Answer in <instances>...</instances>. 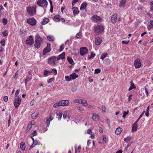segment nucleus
Wrapping results in <instances>:
<instances>
[{
  "label": "nucleus",
  "instance_id": "423d86ee",
  "mask_svg": "<svg viewBox=\"0 0 153 153\" xmlns=\"http://www.w3.org/2000/svg\"><path fill=\"white\" fill-rule=\"evenodd\" d=\"M21 100L19 97H14V106L16 108L19 107L21 102Z\"/></svg>",
  "mask_w": 153,
  "mask_h": 153
},
{
  "label": "nucleus",
  "instance_id": "b1692460",
  "mask_svg": "<svg viewBox=\"0 0 153 153\" xmlns=\"http://www.w3.org/2000/svg\"><path fill=\"white\" fill-rule=\"evenodd\" d=\"M148 30H150V29L153 28V20H151L149 22L147 26Z\"/></svg>",
  "mask_w": 153,
  "mask_h": 153
},
{
  "label": "nucleus",
  "instance_id": "a19ab883",
  "mask_svg": "<svg viewBox=\"0 0 153 153\" xmlns=\"http://www.w3.org/2000/svg\"><path fill=\"white\" fill-rule=\"evenodd\" d=\"M129 112V111L127 110L126 111H123V115L122 117L123 118H125L126 117V116L127 114Z\"/></svg>",
  "mask_w": 153,
  "mask_h": 153
},
{
  "label": "nucleus",
  "instance_id": "4be33fe9",
  "mask_svg": "<svg viewBox=\"0 0 153 153\" xmlns=\"http://www.w3.org/2000/svg\"><path fill=\"white\" fill-rule=\"evenodd\" d=\"M137 124L134 123L132 126L131 132H133L136 131H137Z\"/></svg>",
  "mask_w": 153,
  "mask_h": 153
},
{
  "label": "nucleus",
  "instance_id": "c85d7f7f",
  "mask_svg": "<svg viewBox=\"0 0 153 153\" xmlns=\"http://www.w3.org/2000/svg\"><path fill=\"white\" fill-rule=\"evenodd\" d=\"M20 147L21 149L23 151H24L25 148V143L24 142H22L20 144Z\"/></svg>",
  "mask_w": 153,
  "mask_h": 153
},
{
  "label": "nucleus",
  "instance_id": "4c0bfd02",
  "mask_svg": "<svg viewBox=\"0 0 153 153\" xmlns=\"http://www.w3.org/2000/svg\"><path fill=\"white\" fill-rule=\"evenodd\" d=\"M32 127V126L30 124H29L27 127L26 128V129L25 130V132H28L31 129Z\"/></svg>",
  "mask_w": 153,
  "mask_h": 153
},
{
  "label": "nucleus",
  "instance_id": "7ed1b4c3",
  "mask_svg": "<svg viewBox=\"0 0 153 153\" xmlns=\"http://www.w3.org/2000/svg\"><path fill=\"white\" fill-rule=\"evenodd\" d=\"M94 31L95 33L99 35L104 31V27L102 25H97L94 27Z\"/></svg>",
  "mask_w": 153,
  "mask_h": 153
},
{
  "label": "nucleus",
  "instance_id": "aec40b11",
  "mask_svg": "<svg viewBox=\"0 0 153 153\" xmlns=\"http://www.w3.org/2000/svg\"><path fill=\"white\" fill-rule=\"evenodd\" d=\"M61 16L59 15H56L54 16L53 20L54 21L56 22H59L61 19Z\"/></svg>",
  "mask_w": 153,
  "mask_h": 153
},
{
  "label": "nucleus",
  "instance_id": "864d4df0",
  "mask_svg": "<svg viewBox=\"0 0 153 153\" xmlns=\"http://www.w3.org/2000/svg\"><path fill=\"white\" fill-rule=\"evenodd\" d=\"M19 92L20 90L19 89H17L16 91L15 95V97H19V96H18V95L19 94Z\"/></svg>",
  "mask_w": 153,
  "mask_h": 153
},
{
  "label": "nucleus",
  "instance_id": "cd10ccee",
  "mask_svg": "<svg viewBox=\"0 0 153 153\" xmlns=\"http://www.w3.org/2000/svg\"><path fill=\"white\" fill-rule=\"evenodd\" d=\"M39 143V142L38 140H35L33 142V144L30 147V149H32L36 145H37Z\"/></svg>",
  "mask_w": 153,
  "mask_h": 153
},
{
  "label": "nucleus",
  "instance_id": "f3484780",
  "mask_svg": "<svg viewBox=\"0 0 153 153\" xmlns=\"http://www.w3.org/2000/svg\"><path fill=\"white\" fill-rule=\"evenodd\" d=\"M56 118L59 120H60L62 115V112L61 111H57L56 112Z\"/></svg>",
  "mask_w": 153,
  "mask_h": 153
},
{
  "label": "nucleus",
  "instance_id": "c756f323",
  "mask_svg": "<svg viewBox=\"0 0 153 153\" xmlns=\"http://www.w3.org/2000/svg\"><path fill=\"white\" fill-rule=\"evenodd\" d=\"M84 106H86L88 105V103L85 100L81 99L80 103Z\"/></svg>",
  "mask_w": 153,
  "mask_h": 153
},
{
  "label": "nucleus",
  "instance_id": "4468645a",
  "mask_svg": "<svg viewBox=\"0 0 153 153\" xmlns=\"http://www.w3.org/2000/svg\"><path fill=\"white\" fill-rule=\"evenodd\" d=\"M60 102L61 106H68L69 105V102L68 100H62Z\"/></svg>",
  "mask_w": 153,
  "mask_h": 153
},
{
  "label": "nucleus",
  "instance_id": "37998d69",
  "mask_svg": "<svg viewBox=\"0 0 153 153\" xmlns=\"http://www.w3.org/2000/svg\"><path fill=\"white\" fill-rule=\"evenodd\" d=\"M95 56V54L92 52L91 53L90 55H88V58L89 59H90L94 57Z\"/></svg>",
  "mask_w": 153,
  "mask_h": 153
},
{
  "label": "nucleus",
  "instance_id": "5fc2aeb1",
  "mask_svg": "<svg viewBox=\"0 0 153 153\" xmlns=\"http://www.w3.org/2000/svg\"><path fill=\"white\" fill-rule=\"evenodd\" d=\"M55 79V78L54 77H52L49 79V80L47 82L48 83H50L51 82H52Z\"/></svg>",
  "mask_w": 153,
  "mask_h": 153
},
{
  "label": "nucleus",
  "instance_id": "412c9836",
  "mask_svg": "<svg viewBox=\"0 0 153 153\" xmlns=\"http://www.w3.org/2000/svg\"><path fill=\"white\" fill-rule=\"evenodd\" d=\"M65 53L64 52H63L62 54L59 55L57 58V61H58L60 59H63L65 58Z\"/></svg>",
  "mask_w": 153,
  "mask_h": 153
},
{
  "label": "nucleus",
  "instance_id": "338daca9",
  "mask_svg": "<svg viewBox=\"0 0 153 153\" xmlns=\"http://www.w3.org/2000/svg\"><path fill=\"white\" fill-rule=\"evenodd\" d=\"M102 110L103 111H105L106 108L105 105L102 106Z\"/></svg>",
  "mask_w": 153,
  "mask_h": 153
},
{
  "label": "nucleus",
  "instance_id": "a18cd8bd",
  "mask_svg": "<svg viewBox=\"0 0 153 153\" xmlns=\"http://www.w3.org/2000/svg\"><path fill=\"white\" fill-rule=\"evenodd\" d=\"M65 79L67 81L69 82L71 80V78L68 76H65Z\"/></svg>",
  "mask_w": 153,
  "mask_h": 153
},
{
  "label": "nucleus",
  "instance_id": "39448f33",
  "mask_svg": "<svg viewBox=\"0 0 153 153\" xmlns=\"http://www.w3.org/2000/svg\"><path fill=\"white\" fill-rule=\"evenodd\" d=\"M57 57L55 56H51L48 60V62L50 65H56Z\"/></svg>",
  "mask_w": 153,
  "mask_h": 153
},
{
  "label": "nucleus",
  "instance_id": "052dcab7",
  "mask_svg": "<svg viewBox=\"0 0 153 153\" xmlns=\"http://www.w3.org/2000/svg\"><path fill=\"white\" fill-rule=\"evenodd\" d=\"M46 123L47 124L48 127L49 126L50 121H50L48 118H46Z\"/></svg>",
  "mask_w": 153,
  "mask_h": 153
},
{
  "label": "nucleus",
  "instance_id": "c03bdc74",
  "mask_svg": "<svg viewBox=\"0 0 153 153\" xmlns=\"http://www.w3.org/2000/svg\"><path fill=\"white\" fill-rule=\"evenodd\" d=\"M81 149V146H79L77 149L75 147V153H77V152H79Z\"/></svg>",
  "mask_w": 153,
  "mask_h": 153
},
{
  "label": "nucleus",
  "instance_id": "0eeeda50",
  "mask_svg": "<svg viewBox=\"0 0 153 153\" xmlns=\"http://www.w3.org/2000/svg\"><path fill=\"white\" fill-rule=\"evenodd\" d=\"M91 19L94 22L98 23H100L102 20V19L97 15H93L91 17Z\"/></svg>",
  "mask_w": 153,
  "mask_h": 153
},
{
  "label": "nucleus",
  "instance_id": "58836bf2",
  "mask_svg": "<svg viewBox=\"0 0 153 153\" xmlns=\"http://www.w3.org/2000/svg\"><path fill=\"white\" fill-rule=\"evenodd\" d=\"M135 88V85H134V84L131 82V86L128 89V90L130 91V90H131L132 89L134 88Z\"/></svg>",
  "mask_w": 153,
  "mask_h": 153
},
{
  "label": "nucleus",
  "instance_id": "79ce46f5",
  "mask_svg": "<svg viewBox=\"0 0 153 153\" xmlns=\"http://www.w3.org/2000/svg\"><path fill=\"white\" fill-rule=\"evenodd\" d=\"M81 101V99H76L74 100V102L75 103H79V104L80 103V102Z\"/></svg>",
  "mask_w": 153,
  "mask_h": 153
},
{
  "label": "nucleus",
  "instance_id": "e2e57ef3",
  "mask_svg": "<svg viewBox=\"0 0 153 153\" xmlns=\"http://www.w3.org/2000/svg\"><path fill=\"white\" fill-rule=\"evenodd\" d=\"M129 40H123L122 41V43L125 44H127L129 42Z\"/></svg>",
  "mask_w": 153,
  "mask_h": 153
},
{
  "label": "nucleus",
  "instance_id": "f257e3e1",
  "mask_svg": "<svg viewBox=\"0 0 153 153\" xmlns=\"http://www.w3.org/2000/svg\"><path fill=\"white\" fill-rule=\"evenodd\" d=\"M36 5L30 6L27 8L28 13L31 16H33L36 13Z\"/></svg>",
  "mask_w": 153,
  "mask_h": 153
},
{
  "label": "nucleus",
  "instance_id": "9b49d317",
  "mask_svg": "<svg viewBox=\"0 0 153 153\" xmlns=\"http://www.w3.org/2000/svg\"><path fill=\"white\" fill-rule=\"evenodd\" d=\"M26 43L27 45H31L33 43L34 39L32 36H30L27 39Z\"/></svg>",
  "mask_w": 153,
  "mask_h": 153
},
{
  "label": "nucleus",
  "instance_id": "bf43d9fd",
  "mask_svg": "<svg viewBox=\"0 0 153 153\" xmlns=\"http://www.w3.org/2000/svg\"><path fill=\"white\" fill-rule=\"evenodd\" d=\"M31 79L30 78H27L26 79L25 81V85H27V82L30 80Z\"/></svg>",
  "mask_w": 153,
  "mask_h": 153
},
{
  "label": "nucleus",
  "instance_id": "1a4fd4ad",
  "mask_svg": "<svg viewBox=\"0 0 153 153\" xmlns=\"http://www.w3.org/2000/svg\"><path fill=\"white\" fill-rule=\"evenodd\" d=\"M80 52L81 56H84L87 54L88 49L86 47H81L80 48Z\"/></svg>",
  "mask_w": 153,
  "mask_h": 153
},
{
  "label": "nucleus",
  "instance_id": "69168bd1",
  "mask_svg": "<svg viewBox=\"0 0 153 153\" xmlns=\"http://www.w3.org/2000/svg\"><path fill=\"white\" fill-rule=\"evenodd\" d=\"M8 100V97L7 96H5L4 97V100L5 102H7Z\"/></svg>",
  "mask_w": 153,
  "mask_h": 153
},
{
  "label": "nucleus",
  "instance_id": "e433bc0d",
  "mask_svg": "<svg viewBox=\"0 0 153 153\" xmlns=\"http://www.w3.org/2000/svg\"><path fill=\"white\" fill-rule=\"evenodd\" d=\"M61 106L60 101L58 102H56L53 105L54 108H57L59 106Z\"/></svg>",
  "mask_w": 153,
  "mask_h": 153
},
{
  "label": "nucleus",
  "instance_id": "393cba45",
  "mask_svg": "<svg viewBox=\"0 0 153 153\" xmlns=\"http://www.w3.org/2000/svg\"><path fill=\"white\" fill-rule=\"evenodd\" d=\"M51 71H48L46 69L44 71L43 74L46 77L51 75Z\"/></svg>",
  "mask_w": 153,
  "mask_h": 153
},
{
  "label": "nucleus",
  "instance_id": "8fccbe9b",
  "mask_svg": "<svg viewBox=\"0 0 153 153\" xmlns=\"http://www.w3.org/2000/svg\"><path fill=\"white\" fill-rule=\"evenodd\" d=\"M2 22L4 25H6L7 24V20L6 19L4 18L2 19Z\"/></svg>",
  "mask_w": 153,
  "mask_h": 153
},
{
  "label": "nucleus",
  "instance_id": "2eb2a0df",
  "mask_svg": "<svg viewBox=\"0 0 153 153\" xmlns=\"http://www.w3.org/2000/svg\"><path fill=\"white\" fill-rule=\"evenodd\" d=\"M102 41V39L100 37H97L95 39V42L97 45H99Z\"/></svg>",
  "mask_w": 153,
  "mask_h": 153
},
{
  "label": "nucleus",
  "instance_id": "13d9d810",
  "mask_svg": "<svg viewBox=\"0 0 153 153\" xmlns=\"http://www.w3.org/2000/svg\"><path fill=\"white\" fill-rule=\"evenodd\" d=\"M102 137L103 139L102 143H106V137L105 136H103Z\"/></svg>",
  "mask_w": 153,
  "mask_h": 153
},
{
  "label": "nucleus",
  "instance_id": "2f4dec72",
  "mask_svg": "<svg viewBox=\"0 0 153 153\" xmlns=\"http://www.w3.org/2000/svg\"><path fill=\"white\" fill-rule=\"evenodd\" d=\"M67 59L68 62L71 64L73 65L74 64V62L73 59L71 57L68 56L67 58Z\"/></svg>",
  "mask_w": 153,
  "mask_h": 153
},
{
  "label": "nucleus",
  "instance_id": "ea45409f",
  "mask_svg": "<svg viewBox=\"0 0 153 153\" xmlns=\"http://www.w3.org/2000/svg\"><path fill=\"white\" fill-rule=\"evenodd\" d=\"M149 106L146 110V112H145V115L146 116L148 117L149 115Z\"/></svg>",
  "mask_w": 153,
  "mask_h": 153
},
{
  "label": "nucleus",
  "instance_id": "6ab92c4d",
  "mask_svg": "<svg viewBox=\"0 0 153 153\" xmlns=\"http://www.w3.org/2000/svg\"><path fill=\"white\" fill-rule=\"evenodd\" d=\"M126 1L121 0L120 2L119 7L120 8H124L126 4Z\"/></svg>",
  "mask_w": 153,
  "mask_h": 153
},
{
  "label": "nucleus",
  "instance_id": "a878e982",
  "mask_svg": "<svg viewBox=\"0 0 153 153\" xmlns=\"http://www.w3.org/2000/svg\"><path fill=\"white\" fill-rule=\"evenodd\" d=\"M87 4L86 2L82 3L80 6V10H82L83 9H85L87 7Z\"/></svg>",
  "mask_w": 153,
  "mask_h": 153
},
{
  "label": "nucleus",
  "instance_id": "5701e85b",
  "mask_svg": "<svg viewBox=\"0 0 153 153\" xmlns=\"http://www.w3.org/2000/svg\"><path fill=\"white\" fill-rule=\"evenodd\" d=\"M39 113L38 112H35L33 113L31 115V117L33 119H36L38 117Z\"/></svg>",
  "mask_w": 153,
  "mask_h": 153
},
{
  "label": "nucleus",
  "instance_id": "de8ad7c7",
  "mask_svg": "<svg viewBox=\"0 0 153 153\" xmlns=\"http://www.w3.org/2000/svg\"><path fill=\"white\" fill-rule=\"evenodd\" d=\"M82 36L81 32H79V33H77L76 35V37L78 38H80Z\"/></svg>",
  "mask_w": 153,
  "mask_h": 153
},
{
  "label": "nucleus",
  "instance_id": "3c124183",
  "mask_svg": "<svg viewBox=\"0 0 153 153\" xmlns=\"http://www.w3.org/2000/svg\"><path fill=\"white\" fill-rule=\"evenodd\" d=\"M0 43L2 46H4L5 45V40L4 39H1L0 41Z\"/></svg>",
  "mask_w": 153,
  "mask_h": 153
},
{
  "label": "nucleus",
  "instance_id": "6e6d98bb",
  "mask_svg": "<svg viewBox=\"0 0 153 153\" xmlns=\"http://www.w3.org/2000/svg\"><path fill=\"white\" fill-rule=\"evenodd\" d=\"M77 109L80 111H83L84 110V108L82 107H77Z\"/></svg>",
  "mask_w": 153,
  "mask_h": 153
},
{
  "label": "nucleus",
  "instance_id": "09e8293b",
  "mask_svg": "<svg viewBox=\"0 0 153 153\" xmlns=\"http://www.w3.org/2000/svg\"><path fill=\"white\" fill-rule=\"evenodd\" d=\"M37 134V132L36 130H34L31 134V137H34Z\"/></svg>",
  "mask_w": 153,
  "mask_h": 153
},
{
  "label": "nucleus",
  "instance_id": "f8f14e48",
  "mask_svg": "<svg viewBox=\"0 0 153 153\" xmlns=\"http://www.w3.org/2000/svg\"><path fill=\"white\" fill-rule=\"evenodd\" d=\"M51 45L50 44H47V47L44 48L43 50V54L45 55L47 53L50 52L51 50Z\"/></svg>",
  "mask_w": 153,
  "mask_h": 153
},
{
  "label": "nucleus",
  "instance_id": "774afa93",
  "mask_svg": "<svg viewBox=\"0 0 153 153\" xmlns=\"http://www.w3.org/2000/svg\"><path fill=\"white\" fill-rule=\"evenodd\" d=\"M35 123V122L34 120H33L31 121V122L29 123V124H30L32 126V125H34Z\"/></svg>",
  "mask_w": 153,
  "mask_h": 153
},
{
  "label": "nucleus",
  "instance_id": "473e14b6",
  "mask_svg": "<svg viewBox=\"0 0 153 153\" xmlns=\"http://www.w3.org/2000/svg\"><path fill=\"white\" fill-rule=\"evenodd\" d=\"M48 39L50 41H53L54 40V38L53 36L49 35L47 36Z\"/></svg>",
  "mask_w": 153,
  "mask_h": 153
},
{
  "label": "nucleus",
  "instance_id": "bb28decb",
  "mask_svg": "<svg viewBox=\"0 0 153 153\" xmlns=\"http://www.w3.org/2000/svg\"><path fill=\"white\" fill-rule=\"evenodd\" d=\"M70 77L72 79H74L78 77V76L75 73H74L72 74H71L70 76Z\"/></svg>",
  "mask_w": 153,
  "mask_h": 153
},
{
  "label": "nucleus",
  "instance_id": "49530a36",
  "mask_svg": "<svg viewBox=\"0 0 153 153\" xmlns=\"http://www.w3.org/2000/svg\"><path fill=\"white\" fill-rule=\"evenodd\" d=\"M8 31L6 30L2 32V34L4 36H8Z\"/></svg>",
  "mask_w": 153,
  "mask_h": 153
},
{
  "label": "nucleus",
  "instance_id": "72a5a7b5",
  "mask_svg": "<svg viewBox=\"0 0 153 153\" xmlns=\"http://www.w3.org/2000/svg\"><path fill=\"white\" fill-rule=\"evenodd\" d=\"M51 71V73H52V74H53L54 76H56L57 75V71L56 68H54L52 69Z\"/></svg>",
  "mask_w": 153,
  "mask_h": 153
},
{
  "label": "nucleus",
  "instance_id": "dca6fc26",
  "mask_svg": "<svg viewBox=\"0 0 153 153\" xmlns=\"http://www.w3.org/2000/svg\"><path fill=\"white\" fill-rule=\"evenodd\" d=\"M117 16V14L113 15L111 18V21L113 23H115L116 22Z\"/></svg>",
  "mask_w": 153,
  "mask_h": 153
},
{
  "label": "nucleus",
  "instance_id": "9d476101",
  "mask_svg": "<svg viewBox=\"0 0 153 153\" xmlns=\"http://www.w3.org/2000/svg\"><path fill=\"white\" fill-rule=\"evenodd\" d=\"M134 64L135 67L136 68H140L141 65V63L140 59H137L134 61Z\"/></svg>",
  "mask_w": 153,
  "mask_h": 153
},
{
  "label": "nucleus",
  "instance_id": "ddd939ff",
  "mask_svg": "<svg viewBox=\"0 0 153 153\" xmlns=\"http://www.w3.org/2000/svg\"><path fill=\"white\" fill-rule=\"evenodd\" d=\"M91 118L94 121H97L99 120L100 117L98 114L93 113L91 117Z\"/></svg>",
  "mask_w": 153,
  "mask_h": 153
},
{
  "label": "nucleus",
  "instance_id": "680f3d73",
  "mask_svg": "<svg viewBox=\"0 0 153 153\" xmlns=\"http://www.w3.org/2000/svg\"><path fill=\"white\" fill-rule=\"evenodd\" d=\"M79 1V0H73L72 1V6H74L75 4H76V2H78Z\"/></svg>",
  "mask_w": 153,
  "mask_h": 153
},
{
  "label": "nucleus",
  "instance_id": "603ef678",
  "mask_svg": "<svg viewBox=\"0 0 153 153\" xmlns=\"http://www.w3.org/2000/svg\"><path fill=\"white\" fill-rule=\"evenodd\" d=\"M131 139V137H127L124 139V140L127 142L130 140Z\"/></svg>",
  "mask_w": 153,
  "mask_h": 153
},
{
  "label": "nucleus",
  "instance_id": "20e7f679",
  "mask_svg": "<svg viewBox=\"0 0 153 153\" xmlns=\"http://www.w3.org/2000/svg\"><path fill=\"white\" fill-rule=\"evenodd\" d=\"M42 39L39 36H36L35 39L34 46L35 48H38L40 47L41 42Z\"/></svg>",
  "mask_w": 153,
  "mask_h": 153
},
{
  "label": "nucleus",
  "instance_id": "6e6552de",
  "mask_svg": "<svg viewBox=\"0 0 153 153\" xmlns=\"http://www.w3.org/2000/svg\"><path fill=\"white\" fill-rule=\"evenodd\" d=\"M36 20L33 17L29 18L27 21V23L31 26L35 25L36 24Z\"/></svg>",
  "mask_w": 153,
  "mask_h": 153
},
{
  "label": "nucleus",
  "instance_id": "7c9ffc66",
  "mask_svg": "<svg viewBox=\"0 0 153 153\" xmlns=\"http://www.w3.org/2000/svg\"><path fill=\"white\" fill-rule=\"evenodd\" d=\"M122 128H117L115 131V133L117 135H119L122 131Z\"/></svg>",
  "mask_w": 153,
  "mask_h": 153
},
{
  "label": "nucleus",
  "instance_id": "c9c22d12",
  "mask_svg": "<svg viewBox=\"0 0 153 153\" xmlns=\"http://www.w3.org/2000/svg\"><path fill=\"white\" fill-rule=\"evenodd\" d=\"M108 53H103L102 55H101L100 58L103 60L107 56Z\"/></svg>",
  "mask_w": 153,
  "mask_h": 153
},
{
  "label": "nucleus",
  "instance_id": "4d7b16f0",
  "mask_svg": "<svg viewBox=\"0 0 153 153\" xmlns=\"http://www.w3.org/2000/svg\"><path fill=\"white\" fill-rule=\"evenodd\" d=\"M100 70L99 69H97L95 70L94 74H97L100 73Z\"/></svg>",
  "mask_w": 153,
  "mask_h": 153
},
{
  "label": "nucleus",
  "instance_id": "f704fd0d",
  "mask_svg": "<svg viewBox=\"0 0 153 153\" xmlns=\"http://www.w3.org/2000/svg\"><path fill=\"white\" fill-rule=\"evenodd\" d=\"M49 21V19L48 18H45L44 19L42 22V25H45L47 24Z\"/></svg>",
  "mask_w": 153,
  "mask_h": 153
},
{
  "label": "nucleus",
  "instance_id": "f03ea898",
  "mask_svg": "<svg viewBox=\"0 0 153 153\" xmlns=\"http://www.w3.org/2000/svg\"><path fill=\"white\" fill-rule=\"evenodd\" d=\"M37 4L39 6L45 9L48 5V2L46 0H38Z\"/></svg>",
  "mask_w": 153,
  "mask_h": 153
},
{
  "label": "nucleus",
  "instance_id": "0e129e2a",
  "mask_svg": "<svg viewBox=\"0 0 153 153\" xmlns=\"http://www.w3.org/2000/svg\"><path fill=\"white\" fill-rule=\"evenodd\" d=\"M71 90L73 92H75L76 90V88L75 86H74L71 88Z\"/></svg>",
  "mask_w": 153,
  "mask_h": 153
},
{
  "label": "nucleus",
  "instance_id": "a211bd4d",
  "mask_svg": "<svg viewBox=\"0 0 153 153\" xmlns=\"http://www.w3.org/2000/svg\"><path fill=\"white\" fill-rule=\"evenodd\" d=\"M73 14L74 15H77L79 12L78 8L77 7H74L72 8Z\"/></svg>",
  "mask_w": 153,
  "mask_h": 153
}]
</instances>
